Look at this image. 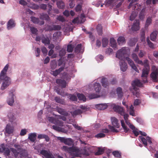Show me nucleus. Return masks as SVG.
<instances>
[{
  "label": "nucleus",
  "instance_id": "obj_1",
  "mask_svg": "<svg viewBox=\"0 0 158 158\" xmlns=\"http://www.w3.org/2000/svg\"><path fill=\"white\" fill-rule=\"evenodd\" d=\"M132 57L136 63L143 65L144 68L143 69L142 73L141 76V79H142L143 83L147 82V78L148 77L150 70V67L148 64V60H144L143 62L142 60H140L139 59L137 55L134 53L132 54Z\"/></svg>",
  "mask_w": 158,
  "mask_h": 158
},
{
  "label": "nucleus",
  "instance_id": "obj_2",
  "mask_svg": "<svg viewBox=\"0 0 158 158\" xmlns=\"http://www.w3.org/2000/svg\"><path fill=\"white\" fill-rule=\"evenodd\" d=\"M127 50L126 48L123 47L121 49L118 50L116 54V57L120 60H123L126 58L127 61L129 65L132 69H134L135 71L139 73V72L136 66L132 60L129 57H127Z\"/></svg>",
  "mask_w": 158,
  "mask_h": 158
},
{
  "label": "nucleus",
  "instance_id": "obj_3",
  "mask_svg": "<svg viewBox=\"0 0 158 158\" xmlns=\"http://www.w3.org/2000/svg\"><path fill=\"white\" fill-rule=\"evenodd\" d=\"M111 124L113 126L108 125V128L111 131L113 132H117L118 130L114 128V127L118 128L119 127V124L118 123V120L115 117H111Z\"/></svg>",
  "mask_w": 158,
  "mask_h": 158
},
{
  "label": "nucleus",
  "instance_id": "obj_4",
  "mask_svg": "<svg viewBox=\"0 0 158 158\" xmlns=\"http://www.w3.org/2000/svg\"><path fill=\"white\" fill-rule=\"evenodd\" d=\"M63 149L69 153L75 152L77 153H80V150L77 147H69L66 146H63Z\"/></svg>",
  "mask_w": 158,
  "mask_h": 158
},
{
  "label": "nucleus",
  "instance_id": "obj_5",
  "mask_svg": "<svg viewBox=\"0 0 158 158\" xmlns=\"http://www.w3.org/2000/svg\"><path fill=\"white\" fill-rule=\"evenodd\" d=\"M111 107L115 112H117L119 114H123V112L125 111L123 108L118 105H116L114 104H111Z\"/></svg>",
  "mask_w": 158,
  "mask_h": 158
},
{
  "label": "nucleus",
  "instance_id": "obj_6",
  "mask_svg": "<svg viewBox=\"0 0 158 158\" xmlns=\"http://www.w3.org/2000/svg\"><path fill=\"white\" fill-rule=\"evenodd\" d=\"M1 79H4V81H3L2 85L1 86V89L4 90L6 88L10 85V78L8 77H4L2 79L0 78Z\"/></svg>",
  "mask_w": 158,
  "mask_h": 158
},
{
  "label": "nucleus",
  "instance_id": "obj_7",
  "mask_svg": "<svg viewBox=\"0 0 158 158\" xmlns=\"http://www.w3.org/2000/svg\"><path fill=\"white\" fill-rule=\"evenodd\" d=\"M132 86H133V89L135 90L139 89L138 88L136 87L137 86L139 87H142L143 86L142 83L140 82L139 80L138 79H136L133 81L132 84Z\"/></svg>",
  "mask_w": 158,
  "mask_h": 158
},
{
  "label": "nucleus",
  "instance_id": "obj_8",
  "mask_svg": "<svg viewBox=\"0 0 158 158\" xmlns=\"http://www.w3.org/2000/svg\"><path fill=\"white\" fill-rule=\"evenodd\" d=\"M0 152H4L6 156L9 157L10 151L8 148H5L4 144H2L0 146Z\"/></svg>",
  "mask_w": 158,
  "mask_h": 158
},
{
  "label": "nucleus",
  "instance_id": "obj_9",
  "mask_svg": "<svg viewBox=\"0 0 158 158\" xmlns=\"http://www.w3.org/2000/svg\"><path fill=\"white\" fill-rule=\"evenodd\" d=\"M150 77L152 81L157 82L158 81V71H155L151 73Z\"/></svg>",
  "mask_w": 158,
  "mask_h": 158
},
{
  "label": "nucleus",
  "instance_id": "obj_10",
  "mask_svg": "<svg viewBox=\"0 0 158 158\" xmlns=\"http://www.w3.org/2000/svg\"><path fill=\"white\" fill-rule=\"evenodd\" d=\"M9 65L7 64L5 67H4L3 69L2 70L0 73V78L2 79L3 77H8L6 76L7 71L8 69Z\"/></svg>",
  "mask_w": 158,
  "mask_h": 158
},
{
  "label": "nucleus",
  "instance_id": "obj_11",
  "mask_svg": "<svg viewBox=\"0 0 158 158\" xmlns=\"http://www.w3.org/2000/svg\"><path fill=\"white\" fill-rule=\"evenodd\" d=\"M11 150L15 155V157H17L18 156V154H20L22 156H25V154H23V153H25V152L23 150H22L19 151H18V150L15 149L13 148H11Z\"/></svg>",
  "mask_w": 158,
  "mask_h": 158
},
{
  "label": "nucleus",
  "instance_id": "obj_12",
  "mask_svg": "<svg viewBox=\"0 0 158 158\" xmlns=\"http://www.w3.org/2000/svg\"><path fill=\"white\" fill-rule=\"evenodd\" d=\"M40 153L45 156L46 158H53V156L52 154L50 153V152L46 150H41Z\"/></svg>",
  "mask_w": 158,
  "mask_h": 158
},
{
  "label": "nucleus",
  "instance_id": "obj_13",
  "mask_svg": "<svg viewBox=\"0 0 158 158\" xmlns=\"http://www.w3.org/2000/svg\"><path fill=\"white\" fill-rule=\"evenodd\" d=\"M56 119L53 117H50L49 118V121L51 123L55 124V122H56V123L60 127L63 126V123L62 121H60L59 120L56 121Z\"/></svg>",
  "mask_w": 158,
  "mask_h": 158
},
{
  "label": "nucleus",
  "instance_id": "obj_14",
  "mask_svg": "<svg viewBox=\"0 0 158 158\" xmlns=\"http://www.w3.org/2000/svg\"><path fill=\"white\" fill-rule=\"evenodd\" d=\"M31 21L34 23L35 24H39L40 25H44V21H40L38 18H36L35 17H31Z\"/></svg>",
  "mask_w": 158,
  "mask_h": 158
},
{
  "label": "nucleus",
  "instance_id": "obj_15",
  "mask_svg": "<svg viewBox=\"0 0 158 158\" xmlns=\"http://www.w3.org/2000/svg\"><path fill=\"white\" fill-rule=\"evenodd\" d=\"M56 82L58 85L61 86L62 88H64L66 87V82L64 80L57 79L56 80Z\"/></svg>",
  "mask_w": 158,
  "mask_h": 158
},
{
  "label": "nucleus",
  "instance_id": "obj_16",
  "mask_svg": "<svg viewBox=\"0 0 158 158\" xmlns=\"http://www.w3.org/2000/svg\"><path fill=\"white\" fill-rule=\"evenodd\" d=\"M41 42L44 45L49 44L50 43V40L48 37L43 35L41 38Z\"/></svg>",
  "mask_w": 158,
  "mask_h": 158
},
{
  "label": "nucleus",
  "instance_id": "obj_17",
  "mask_svg": "<svg viewBox=\"0 0 158 158\" xmlns=\"http://www.w3.org/2000/svg\"><path fill=\"white\" fill-rule=\"evenodd\" d=\"M139 21L137 20H136L135 22V23H133V25H132L131 27V29L133 31H138L139 29Z\"/></svg>",
  "mask_w": 158,
  "mask_h": 158
},
{
  "label": "nucleus",
  "instance_id": "obj_18",
  "mask_svg": "<svg viewBox=\"0 0 158 158\" xmlns=\"http://www.w3.org/2000/svg\"><path fill=\"white\" fill-rule=\"evenodd\" d=\"M15 23L13 19H10L8 21L7 23V28L8 30H10L12 28L15 27Z\"/></svg>",
  "mask_w": 158,
  "mask_h": 158
},
{
  "label": "nucleus",
  "instance_id": "obj_19",
  "mask_svg": "<svg viewBox=\"0 0 158 158\" xmlns=\"http://www.w3.org/2000/svg\"><path fill=\"white\" fill-rule=\"evenodd\" d=\"M37 135L35 133H30L29 134L28 139L32 143H35Z\"/></svg>",
  "mask_w": 158,
  "mask_h": 158
},
{
  "label": "nucleus",
  "instance_id": "obj_20",
  "mask_svg": "<svg viewBox=\"0 0 158 158\" xmlns=\"http://www.w3.org/2000/svg\"><path fill=\"white\" fill-rule=\"evenodd\" d=\"M64 70V66L61 67L59 69L55 71H52V74L54 76L56 77L61 72L63 71Z\"/></svg>",
  "mask_w": 158,
  "mask_h": 158
},
{
  "label": "nucleus",
  "instance_id": "obj_21",
  "mask_svg": "<svg viewBox=\"0 0 158 158\" xmlns=\"http://www.w3.org/2000/svg\"><path fill=\"white\" fill-rule=\"evenodd\" d=\"M121 71L124 72L127 68V66L126 63L124 62H121L119 63Z\"/></svg>",
  "mask_w": 158,
  "mask_h": 158
},
{
  "label": "nucleus",
  "instance_id": "obj_22",
  "mask_svg": "<svg viewBox=\"0 0 158 158\" xmlns=\"http://www.w3.org/2000/svg\"><path fill=\"white\" fill-rule=\"evenodd\" d=\"M49 31H60L61 29V27L60 25H53L52 26H49Z\"/></svg>",
  "mask_w": 158,
  "mask_h": 158
},
{
  "label": "nucleus",
  "instance_id": "obj_23",
  "mask_svg": "<svg viewBox=\"0 0 158 158\" xmlns=\"http://www.w3.org/2000/svg\"><path fill=\"white\" fill-rule=\"evenodd\" d=\"M102 28V25L100 24H98L96 27V29L98 35H102L103 34Z\"/></svg>",
  "mask_w": 158,
  "mask_h": 158
},
{
  "label": "nucleus",
  "instance_id": "obj_24",
  "mask_svg": "<svg viewBox=\"0 0 158 158\" xmlns=\"http://www.w3.org/2000/svg\"><path fill=\"white\" fill-rule=\"evenodd\" d=\"M40 19L48 21L50 20L49 17L46 14L42 13L40 16Z\"/></svg>",
  "mask_w": 158,
  "mask_h": 158
},
{
  "label": "nucleus",
  "instance_id": "obj_25",
  "mask_svg": "<svg viewBox=\"0 0 158 158\" xmlns=\"http://www.w3.org/2000/svg\"><path fill=\"white\" fill-rule=\"evenodd\" d=\"M118 43L119 45H122L125 43V38L122 36H119L118 39Z\"/></svg>",
  "mask_w": 158,
  "mask_h": 158
},
{
  "label": "nucleus",
  "instance_id": "obj_26",
  "mask_svg": "<svg viewBox=\"0 0 158 158\" xmlns=\"http://www.w3.org/2000/svg\"><path fill=\"white\" fill-rule=\"evenodd\" d=\"M107 105L106 104H101L98 105L96 107L100 110H102L106 109L107 108Z\"/></svg>",
  "mask_w": 158,
  "mask_h": 158
},
{
  "label": "nucleus",
  "instance_id": "obj_27",
  "mask_svg": "<svg viewBox=\"0 0 158 158\" xmlns=\"http://www.w3.org/2000/svg\"><path fill=\"white\" fill-rule=\"evenodd\" d=\"M110 43L111 47L115 49H117L116 42L114 38H111L110 39Z\"/></svg>",
  "mask_w": 158,
  "mask_h": 158
},
{
  "label": "nucleus",
  "instance_id": "obj_28",
  "mask_svg": "<svg viewBox=\"0 0 158 158\" xmlns=\"http://www.w3.org/2000/svg\"><path fill=\"white\" fill-rule=\"evenodd\" d=\"M124 0H107V4H106V5L107 4H109L111 5L114 6L115 5L117 2L118 1H123Z\"/></svg>",
  "mask_w": 158,
  "mask_h": 158
},
{
  "label": "nucleus",
  "instance_id": "obj_29",
  "mask_svg": "<svg viewBox=\"0 0 158 158\" xmlns=\"http://www.w3.org/2000/svg\"><path fill=\"white\" fill-rule=\"evenodd\" d=\"M82 111L81 109H77L73 112H71V114L74 117L82 114Z\"/></svg>",
  "mask_w": 158,
  "mask_h": 158
},
{
  "label": "nucleus",
  "instance_id": "obj_30",
  "mask_svg": "<svg viewBox=\"0 0 158 158\" xmlns=\"http://www.w3.org/2000/svg\"><path fill=\"white\" fill-rule=\"evenodd\" d=\"M13 96V94H11L10 98H8L7 100V102L8 105L11 106H12L14 102Z\"/></svg>",
  "mask_w": 158,
  "mask_h": 158
},
{
  "label": "nucleus",
  "instance_id": "obj_31",
  "mask_svg": "<svg viewBox=\"0 0 158 158\" xmlns=\"http://www.w3.org/2000/svg\"><path fill=\"white\" fill-rule=\"evenodd\" d=\"M158 34V32L157 31H154L150 35V39L151 40L155 41L156 40V37L157 34Z\"/></svg>",
  "mask_w": 158,
  "mask_h": 158
},
{
  "label": "nucleus",
  "instance_id": "obj_32",
  "mask_svg": "<svg viewBox=\"0 0 158 158\" xmlns=\"http://www.w3.org/2000/svg\"><path fill=\"white\" fill-rule=\"evenodd\" d=\"M54 100L56 102L61 104L62 105H64L65 102L64 100L60 98L59 97H56L55 98Z\"/></svg>",
  "mask_w": 158,
  "mask_h": 158
},
{
  "label": "nucleus",
  "instance_id": "obj_33",
  "mask_svg": "<svg viewBox=\"0 0 158 158\" xmlns=\"http://www.w3.org/2000/svg\"><path fill=\"white\" fill-rule=\"evenodd\" d=\"M101 83L102 85L104 87H107L109 85V83L108 82L107 79L106 78H102Z\"/></svg>",
  "mask_w": 158,
  "mask_h": 158
},
{
  "label": "nucleus",
  "instance_id": "obj_34",
  "mask_svg": "<svg viewBox=\"0 0 158 158\" xmlns=\"http://www.w3.org/2000/svg\"><path fill=\"white\" fill-rule=\"evenodd\" d=\"M94 87L95 90L96 91V93L98 94H99L101 89V86L100 84L98 83H95L94 85Z\"/></svg>",
  "mask_w": 158,
  "mask_h": 158
},
{
  "label": "nucleus",
  "instance_id": "obj_35",
  "mask_svg": "<svg viewBox=\"0 0 158 158\" xmlns=\"http://www.w3.org/2000/svg\"><path fill=\"white\" fill-rule=\"evenodd\" d=\"M77 97L80 100H82L83 101H85L86 98L85 96L82 94L78 93L77 94Z\"/></svg>",
  "mask_w": 158,
  "mask_h": 158
},
{
  "label": "nucleus",
  "instance_id": "obj_36",
  "mask_svg": "<svg viewBox=\"0 0 158 158\" xmlns=\"http://www.w3.org/2000/svg\"><path fill=\"white\" fill-rule=\"evenodd\" d=\"M117 94L119 98H121L123 96V92L122 89L121 87H118L116 89Z\"/></svg>",
  "mask_w": 158,
  "mask_h": 158
},
{
  "label": "nucleus",
  "instance_id": "obj_37",
  "mask_svg": "<svg viewBox=\"0 0 158 158\" xmlns=\"http://www.w3.org/2000/svg\"><path fill=\"white\" fill-rule=\"evenodd\" d=\"M137 11H134L131 12V15L130 16V19L131 21H133L137 15Z\"/></svg>",
  "mask_w": 158,
  "mask_h": 158
},
{
  "label": "nucleus",
  "instance_id": "obj_38",
  "mask_svg": "<svg viewBox=\"0 0 158 158\" xmlns=\"http://www.w3.org/2000/svg\"><path fill=\"white\" fill-rule=\"evenodd\" d=\"M56 110L59 113L63 115H66L67 114V112L65 111L64 109H63L60 107L56 108Z\"/></svg>",
  "mask_w": 158,
  "mask_h": 158
},
{
  "label": "nucleus",
  "instance_id": "obj_39",
  "mask_svg": "<svg viewBox=\"0 0 158 158\" xmlns=\"http://www.w3.org/2000/svg\"><path fill=\"white\" fill-rule=\"evenodd\" d=\"M38 138L40 139H44L46 142H48L49 140V137L47 135L44 134H40L38 135Z\"/></svg>",
  "mask_w": 158,
  "mask_h": 158
},
{
  "label": "nucleus",
  "instance_id": "obj_40",
  "mask_svg": "<svg viewBox=\"0 0 158 158\" xmlns=\"http://www.w3.org/2000/svg\"><path fill=\"white\" fill-rule=\"evenodd\" d=\"M59 9H63L65 7L64 3L62 1H59L56 3Z\"/></svg>",
  "mask_w": 158,
  "mask_h": 158
},
{
  "label": "nucleus",
  "instance_id": "obj_41",
  "mask_svg": "<svg viewBox=\"0 0 158 158\" xmlns=\"http://www.w3.org/2000/svg\"><path fill=\"white\" fill-rule=\"evenodd\" d=\"M121 125H122V127L123 128L125 132L126 133L127 132V131H129V128H128L125 125V124L124 123V121L123 120H121Z\"/></svg>",
  "mask_w": 158,
  "mask_h": 158
},
{
  "label": "nucleus",
  "instance_id": "obj_42",
  "mask_svg": "<svg viewBox=\"0 0 158 158\" xmlns=\"http://www.w3.org/2000/svg\"><path fill=\"white\" fill-rule=\"evenodd\" d=\"M8 118H9V121L11 122H13L15 119V117L12 113L10 112L8 113Z\"/></svg>",
  "mask_w": 158,
  "mask_h": 158
},
{
  "label": "nucleus",
  "instance_id": "obj_43",
  "mask_svg": "<svg viewBox=\"0 0 158 158\" xmlns=\"http://www.w3.org/2000/svg\"><path fill=\"white\" fill-rule=\"evenodd\" d=\"M145 16V9H143L140 12L139 14V17L140 19L143 20L144 19Z\"/></svg>",
  "mask_w": 158,
  "mask_h": 158
},
{
  "label": "nucleus",
  "instance_id": "obj_44",
  "mask_svg": "<svg viewBox=\"0 0 158 158\" xmlns=\"http://www.w3.org/2000/svg\"><path fill=\"white\" fill-rule=\"evenodd\" d=\"M108 43V40L106 38H104L102 39V44L103 47H106Z\"/></svg>",
  "mask_w": 158,
  "mask_h": 158
},
{
  "label": "nucleus",
  "instance_id": "obj_45",
  "mask_svg": "<svg viewBox=\"0 0 158 158\" xmlns=\"http://www.w3.org/2000/svg\"><path fill=\"white\" fill-rule=\"evenodd\" d=\"M104 152V150L103 148H99L98 150L95 153V155L96 156H98L103 154Z\"/></svg>",
  "mask_w": 158,
  "mask_h": 158
},
{
  "label": "nucleus",
  "instance_id": "obj_46",
  "mask_svg": "<svg viewBox=\"0 0 158 158\" xmlns=\"http://www.w3.org/2000/svg\"><path fill=\"white\" fill-rule=\"evenodd\" d=\"M152 21V19L150 17H148V18H147L146 21L145 27H148V26H149L150 24H151Z\"/></svg>",
  "mask_w": 158,
  "mask_h": 158
},
{
  "label": "nucleus",
  "instance_id": "obj_47",
  "mask_svg": "<svg viewBox=\"0 0 158 158\" xmlns=\"http://www.w3.org/2000/svg\"><path fill=\"white\" fill-rule=\"evenodd\" d=\"M6 131L8 134H10L12 133L13 131L12 129L11 128L9 125L7 124L6 127Z\"/></svg>",
  "mask_w": 158,
  "mask_h": 158
},
{
  "label": "nucleus",
  "instance_id": "obj_48",
  "mask_svg": "<svg viewBox=\"0 0 158 158\" xmlns=\"http://www.w3.org/2000/svg\"><path fill=\"white\" fill-rule=\"evenodd\" d=\"M73 140L71 138H67L63 143L66 145H70L73 143Z\"/></svg>",
  "mask_w": 158,
  "mask_h": 158
},
{
  "label": "nucleus",
  "instance_id": "obj_49",
  "mask_svg": "<svg viewBox=\"0 0 158 158\" xmlns=\"http://www.w3.org/2000/svg\"><path fill=\"white\" fill-rule=\"evenodd\" d=\"M139 137L140 139L141 140V141L143 143L144 145V146L145 147H147V139L142 136H139Z\"/></svg>",
  "mask_w": 158,
  "mask_h": 158
},
{
  "label": "nucleus",
  "instance_id": "obj_50",
  "mask_svg": "<svg viewBox=\"0 0 158 158\" xmlns=\"http://www.w3.org/2000/svg\"><path fill=\"white\" fill-rule=\"evenodd\" d=\"M141 8V6L138 4H135L134 6H133V9H134V11H139L140 10Z\"/></svg>",
  "mask_w": 158,
  "mask_h": 158
},
{
  "label": "nucleus",
  "instance_id": "obj_51",
  "mask_svg": "<svg viewBox=\"0 0 158 158\" xmlns=\"http://www.w3.org/2000/svg\"><path fill=\"white\" fill-rule=\"evenodd\" d=\"M88 97L90 99H93L99 97L98 95L95 94H89L88 96Z\"/></svg>",
  "mask_w": 158,
  "mask_h": 158
},
{
  "label": "nucleus",
  "instance_id": "obj_52",
  "mask_svg": "<svg viewBox=\"0 0 158 158\" xmlns=\"http://www.w3.org/2000/svg\"><path fill=\"white\" fill-rule=\"evenodd\" d=\"M81 44L77 45L75 48V52L77 53H79L81 51Z\"/></svg>",
  "mask_w": 158,
  "mask_h": 158
},
{
  "label": "nucleus",
  "instance_id": "obj_53",
  "mask_svg": "<svg viewBox=\"0 0 158 158\" xmlns=\"http://www.w3.org/2000/svg\"><path fill=\"white\" fill-rule=\"evenodd\" d=\"M134 90V91H133V95L135 96L136 97L139 98L140 97V93L138 91L139 89H136Z\"/></svg>",
  "mask_w": 158,
  "mask_h": 158
},
{
  "label": "nucleus",
  "instance_id": "obj_54",
  "mask_svg": "<svg viewBox=\"0 0 158 158\" xmlns=\"http://www.w3.org/2000/svg\"><path fill=\"white\" fill-rule=\"evenodd\" d=\"M112 154L115 157L120 158L121 157V153L118 151H114L112 152Z\"/></svg>",
  "mask_w": 158,
  "mask_h": 158
},
{
  "label": "nucleus",
  "instance_id": "obj_55",
  "mask_svg": "<svg viewBox=\"0 0 158 158\" xmlns=\"http://www.w3.org/2000/svg\"><path fill=\"white\" fill-rule=\"evenodd\" d=\"M66 54V50L65 49H62L59 52V56L60 57H62L65 55Z\"/></svg>",
  "mask_w": 158,
  "mask_h": 158
},
{
  "label": "nucleus",
  "instance_id": "obj_56",
  "mask_svg": "<svg viewBox=\"0 0 158 158\" xmlns=\"http://www.w3.org/2000/svg\"><path fill=\"white\" fill-rule=\"evenodd\" d=\"M73 49V47L72 44H69L67 46V51L69 52H72Z\"/></svg>",
  "mask_w": 158,
  "mask_h": 158
},
{
  "label": "nucleus",
  "instance_id": "obj_57",
  "mask_svg": "<svg viewBox=\"0 0 158 158\" xmlns=\"http://www.w3.org/2000/svg\"><path fill=\"white\" fill-rule=\"evenodd\" d=\"M105 136L106 135L105 134L102 133H100L96 135L95 136V137L97 138H99L104 137H105Z\"/></svg>",
  "mask_w": 158,
  "mask_h": 158
},
{
  "label": "nucleus",
  "instance_id": "obj_58",
  "mask_svg": "<svg viewBox=\"0 0 158 158\" xmlns=\"http://www.w3.org/2000/svg\"><path fill=\"white\" fill-rule=\"evenodd\" d=\"M65 64L64 62L61 59H59L58 60V66L62 67L64 66V68L65 67Z\"/></svg>",
  "mask_w": 158,
  "mask_h": 158
},
{
  "label": "nucleus",
  "instance_id": "obj_59",
  "mask_svg": "<svg viewBox=\"0 0 158 158\" xmlns=\"http://www.w3.org/2000/svg\"><path fill=\"white\" fill-rule=\"evenodd\" d=\"M147 43H148V46L151 48H154V44H153L152 43L151 41H150L148 38L147 39Z\"/></svg>",
  "mask_w": 158,
  "mask_h": 158
},
{
  "label": "nucleus",
  "instance_id": "obj_60",
  "mask_svg": "<svg viewBox=\"0 0 158 158\" xmlns=\"http://www.w3.org/2000/svg\"><path fill=\"white\" fill-rule=\"evenodd\" d=\"M82 6L81 5L78 4L75 8V11L76 12H80L81 11Z\"/></svg>",
  "mask_w": 158,
  "mask_h": 158
},
{
  "label": "nucleus",
  "instance_id": "obj_61",
  "mask_svg": "<svg viewBox=\"0 0 158 158\" xmlns=\"http://www.w3.org/2000/svg\"><path fill=\"white\" fill-rule=\"evenodd\" d=\"M57 19L59 21L64 22L65 21V19L64 17L62 16H59L57 17Z\"/></svg>",
  "mask_w": 158,
  "mask_h": 158
},
{
  "label": "nucleus",
  "instance_id": "obj_62",
  "mask_svg": "<svg viewBox=\"0 0 158 158\" xmlns=\"http://www.w3.org/2000/svg\"><path fill=\"white\" fill-rule=\"evenodd\" d=\"M30 30H31V32L33 34H37V30L35 28L31 27H30Z\"/></svg>",
  "mask_w": 158,
  "mask_h": 158
},
{
  "label": "nucleus",
  "instance_id": "obj_63",
  "mask_svg": "<svg viewBox=\"0 0 158 158\" xmlns=\"http://www.w3.org/2000/svg\"><path fill=\"white\" fill-rule=\"evenodd\" d=\"M70 100L73 101H75L77 100V97L74 95H71L70 97Z\"/></svg>",
  "mask_w": 158,
  "mask_h": 158
},
{
  "label": "nucleus",
  "instance_id": "obj_64",
  "mask_svg": "<svg viewBox=\"0 0 158 158\" xmlns=\"http://www.w3.org/2000/svg\"><path fill=\"white\" fill-rule=\"evenodd\" d=\"M141 103V101L139 99H136L135 100L134 102V106H137Z\"/></svg>",
  "mask_w": 158,
  "mask_h": 158
}]
</instances>
